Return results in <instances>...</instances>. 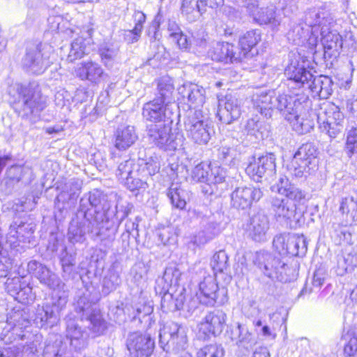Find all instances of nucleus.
I'll return each mask as SVG.
<instances>
[{
  "instance_id": "f257e3e1",
  "label": "nucleus",
  "mask_w": 357,
  "mask_h": 357,
  "mask_svg": "<svg viewBox=\"0 0 357 357\" xmlns=\"http://www.w3.org/2000/svg\"><path fill=\"white\" fill-rule=\"evenodd\" d=\"M271 190L278 193L271 199V210L276 220L291 227L296 226L300 216L296 211L297 206L305 201V192L291 183L286 176L280 177Z\"/></svg>"
},
{
  "instance_id": "f03ea898",
  "label": "nucleus",
  "mask_w": 357,
  "mask_h": 357,
  "mask_svg": "<svg viewBox=\"0 0 357 357\" xmlns=\"http://www.w3.org/2000/svg\"><path fill=\"white\" fill-rule=\"evenodd\" d=\"M84 202L83 199H81V211L84 213V219L92 224L93 227L95 225H101L106 229H110L115 226L118 227L129 213V210L127 209L118 211L117 206L112 209L110 203L99 191H94L89 194L87 202L90 204V208L85 209Z\"/></svg>"
},
{
  "instance_id": "7ed1b4c3",
  "label": "nucleus",
  "mask_w": 357,
  "mask_h": 357,
  "mask_svg": "<svg viewBox=\"0 0 357 357\" xmlns=\"http://www.w3.org/2000/svg\"><path fill=\"white\" fill-rule=\"evenodd\" d=\"M305 23L311 27L310 44L316 45L319 36L324 47L328 50H337L342 46L340 36L331 31L332 18L329 13L324 10H310L305 15Z\"/></svg>"
},
{
  "instance_id": "20e7f679",
  "label": "nucleus",
  "mask_w": 357,
  "mask_h": 357,
  "mask_svg": "<svg viewBox=\"0 0 357 357\" xmlns=\"http://www.w3.org/2000/svg\"><path fill=\"white\" fill-rule=\"evenodd\" d=\"M19 99L15 103V109L23 118L38 117L47 107V98L43 96L38 88L21 86L18 89Z\"/></svg>"
},
{
  "instance_id": "39448f33",
  "label": "nucleus",
  "mask_w": 357,
  "mask_h": 357,
  "mask_svg": "<svg viewBox=\"0 0 357 357\" xmlns=\"http://www.w3.org/2000/svg\"><path fill=\"white\" fill-rule=\"evenodd\" d=\"M318 151L312 143L302 144L294 155L288 165L289 173L296 177H306L318 167Z\"/></svg>"
},
{
  "instance_id": "423d86ee",
  "label": "nucleus",
  "mask_w": 357,
  "mask_h": 357,
  "mask_svg": "<svg viewBox=\"0 0 357 357\" xmlns=\"http://www.w3.org/2000/svg\"><path fill=\"white\" fill-rule=\"evenodd\" d=\"M167 122L151 125L148 130V138L151 143L165 151H175L182 148L185 138L179 132H172Z\"/></svg>"
},
{
  "instance_id": "0eeeda50",
  "label": "nucleus",
  "mask_w": 357,
  "mask_h": 357,
  "mask_svg": "<svg viewBox=\"0 0 357 357\" xmlns=\"http://www.w3.org/2000/svg\"><path fill=\"white\" fill-rule=\"evenodd\" d=\"M198 296L204 305L213 306L215 303L223 304L227 301V291L220 289L214 275H208L199 284Z\"/></svg>"
},
{
  "instance_id": "6e6552de",
  "label": "nucleus",
  "mask_w": 357,
  "mask_h": 357,
  "mask_svg": "<svg viewBox=\"0 0 357 357\" xmlns=\"http://www.w3.org/2000/svg\"><path fill=\"white\" fill-rule=\"evenodd\" d=\"M316 116L321 132L331 138H335L343 128L344 115L335 105L321 109Z\"/></svg>"
},
{
  "instance_id": "1a4fd4ad",
  "label": "nucleus",
  "mask_w": 357,
  "mask_h": 357,
  "mask_svg": "<svg viewBox=\"0 0 357 357\" xmlns=\"http://www.w3.org/2000/svg\"><path fill=\"white\" fill-rule=\"evenodd\" d=\"M160 342L175 351L184 350L188 344V337L184 327L174 322L167 323L160 331Z\"/></svg>"
},
{
  "instance_id": "9d476101",
  "label": "nucleus",
  "mask_w": 357,
  "mask_h": 357,
  "mask_svg": "<svg viewBox=\"0 0 357 357\" xmlns=\"http://www.w3.org/2000/svg\"><path fill=\"white\" fill-rule=\"evenodd\" d=\"M285 75L289 81L294 82L298 87L307 85L311 91L320 98L322 86L321 75L313 77V75L301 65L288 66Z\"/></svg>"
},
{
  "instance_id": "9b49d317",
  "label": "nucleus",
  "mask_w": 357,
  "mask_h": 357,
  "mask_svg": "<svg viewBox=\"0 0 357 357\" xmlns=\"http://www.w3.org/2000/svg\"><path fill=\"white\" fill-rule=\"evenodd\" d=\"M185 128L188 137L199 145L206 144L213 132L208 123L199 118L197 111L185 121Z\"/></svg>"
},
{
  "instance_id": "f8f14e48",
  "label": "nucleus",
  "mask_w": 357,
  "mask_h": 357,
  "mask_svg": "<svg viewBox=\"0 0 357 357\" xmlns=\"http://www.w3.org/2000/svg\"><path fill=\"white\" fill-rule=\"evenodd\" d=\"M275 157L273 153L253 158L245 172L254 181L259 182L264 176H272L275 173Z\"/></svg>"
},
{
  "instance_id": "ddd939ff",
  "label": "nucleus",
  "mask_w": 357,
  "mask_h": 357,
  "mask_svg": "<svg viewBox=\"0 0 357 357\" xmlns=\"http://www.w3.org/2000/svg\"><path fill=\"white\" fill-rule=\"evenodd\" d=\"M275 109L279 111L288 122L295 118L301 109L307 105V98L305 96L278 95Z\"/></svg>"
},
{
  "instance_id": "4468645a",
  "label": "nucleus",
  "mask_w": 357,
  "mask_h": 357,
  "mask_svg": "<svg viewBox=\"0 0 357 357\" xmlns=\"http://www.w3.org/2000/svg\"><path fill=\"white\" fill-rule=\"evenodd\" d=\"M27 271L36 277L40 282L55 291L64 287L65 284L59 277L44 264L36 261H30L27 264Z\"/></svg>"
},
{
  "instance_id": "2eb2a0df",
  "label": "nucleus",
  "mask_w": 357,
  "mask_h": 357,
  "mask_svg": "<svg viewBox=\"0 0 357 357\" xmlns=\"http://www.w3.org/2000/svg\"><path fill=\"white\" fill-rule=\"evenodd\" d=\"M227 319L226 314L220 310L208 313L199 324V335L205 339L210 335H220L224 330Z\"/></svg>"
},
{
  "instance_id": "dca6fc26",
  "label": "nucleus",
  "mask_w": 357,
  "mask_h": 357,
  "mask_svg": "<svg viewBox=\"0 0 357 357\" xmlns=\"http://www.w3.org/2000/svg\"><path fill=\"white\" fill-rule=\"evenodd\" d=\"M50 63L49 56L38 47L28 49L22 60L23 68L33 74L43 73Z\"/></svg>"
},
{
  "instance_id": "f3484780",
  "label": "nucleus",
  "mask_w": 357,
  "mask_h": 357,
  "mask_svg": "<svg viewBox=\"0 0 357 357\" xmlns=\"http://www.w3.org/2000/svg\"><path fill=\"white\" fill-rule=\"evenodd\" d=\"M263 196L261 189L254 187H238L231 194V203L234 208L246 209L254 202H258Z\"/></svg>"
},
{
  "instance_id": "a211bd4d",
  "label": "nucleus",
  "mask_w": 357,
  "mask_h": 357,
  "mask_svg": "<svg viewBox=\"0 0 357 357\" xmlns=\"http://www.w3.org/2000/svg\"><path fill=\"white\" fill-rule=\"evenodd\" d=\"M127 347L133 357H149L154 349V341L149 335L134 333L128 339Z\"/></svg>"
},
{
  "instance_id": "6ab92c4d",
  "label": "nucleus",
  "mask_w": 357,
  "mask_h": 357,
  "mask_svg": "<svg viewBox=\"0 0 357 357\" xmlns=\"http://www.w3.org/2000/svg\"><path fill=\"white\" fill-rule=\"evenodd\" d=\"M242 101L236 96L229 93L224 99L219 100V110L218 114L220 120L225 123L229 124L238 119L241 114Z\"/></svg>"
},
{
  "instance_id": "aec40b11",
  "label": "nucleus",
  "mask_w": 357,
  "mask_h": 357,
  "mask_svg": "<svg viewBox=\"0 0 357 357\" xmlns=\"http://www.w3.org/2000/svg\"><path fill=\"white\" fill-rule=\"evenodd\" d=\"M269 227L268 216L262 213H257L246 224L245 231L254 241L264 242L267 240Z\"/></svg>"
},
{
  "instance_id": "412c9836",
  "label": "nucleus",
  "mask_w": 357,
  "mask_h": 357,
  "mask_svg": "<svg viewBox=\"0 0 357 357\" xmlns=\"http://www.w3.org/2000/svg\"><path fill=\"white\" fill-rule=\"evenodd\" d=\"M167 106L164 100L159 99L146 102L143 107V116L146 120L155 123L172 122L170 120L171 112L167 110Z\"/></svg>"
},
{
  "instance_id": "4be33fe9",
  "label": "nucleus",
  "mask_w": 357,
  "mask_h": 357,
  "mask_svg": "<svg viewBox=\"0 0 357 357\" xmlns=\"http://www.w3.org/2000/svg\"><path fill=\"white\" fill-rule=\"evenodd\" d=\"M238 47L225 42H216L213 44L208 51V55L212 60L222 62H239L241 54L237 53Z\"/></svg>"
},
{
  "instance_id": "5701e85b",
  "label": "nucleus",
  "mask_w": 357,
  "mask_h": 357,
  "mask_svg": "<svg viewBox=\"0 0 357 357\" xmlns=\"http://www.w3.org/2000/svg\"><path fill=\"white\" fill-rule=\"evenodd\" d=\"M276 100H278V96L273 91H267L264 89H258L252 97L255 109L262 115L268 117L271 116L272 111L275 109Z\"/></svg>"
},
{
  "instance_id": "b1692460",
  "label": "nucleus",
  "mask_w": 357,
  "mask_h": 357,
  "mask_svg": "<svg viewBox=\"0 0 357 357\" xmlns=\"http://www.w3.org/2000/svg\"><path fill=\"white\" fill-rule=\"evenodd\" d=\"M75 72L76 76L81 80H87L95 84L100 83L106 75L101 66L92 61L80 63L75 68Z\"/></svg>"
},
{
  "instance_id": "393cba45",
  "label": "nucleus",
  "mask_w": 357,
  "mask_h": 357,
  "mask_svg": "<svg viewBox=\"0 0 357 357\" xmlns=\"http://www.w3.org/2000/svg\"><path fill=\"white\" fill-rule=\"evenodd\" d=\"M183 100L185 99L190 107H202L205 102V90L202 86L192 83H185L178 89Z\"/></svg>"
},
{
  "instance_id": "a878e982",
  "label": "nucleus",
  "mask_w": 357,
  "mask_h": 357,
  "mask_svg": "<svg viewBox=\"0 0 357 357\" xmlns=\"http://www.w3.org/2000/svg\"><path fill=\"white\" fill-rule=\"evenodd\" d=\"M102 228L101 225L96 226L95 225L93 227L92 224H90L86 220L84 222L81 223L73 222L68 228V239L73 244L82 243L86 240L85 235L86 233L96 231V235L100 236V230Z\"/></svg>"
},
{
  "instance_id": "bb28decb",
  "label": "nucleus",
  "mask_w": 357,
  "mask_h": 357,
  "mask_svg": "<svg viewBox=\"0 0 357 357\" xmlns=\"http://www.w3.org/2000/svg\"><path fill=\"white\" fill-rule=\"evenodd\" d=\"M114 146L120 151H125L132 146L138 139L135 128L130 125H121L114 132Z\"/></svg>"
},
{
  "instance_id": "cd10ccee",
  "label": "nucleus",
  "mask_w": 357,
  "mask_h": 357,
  "mask_svg": "<svg viewBox=\"0 0 357 357\" xmlns=\"http://www.w3.org/2000/svg\"><path fill=\"white\" fill-rule=\"evenodd\" d=\"M295 118L290 120L289 123L294 130L299 135H304L310 132L314 126V117L316 114L308 109V105L301 109Z\"/></svg>"
},
{
  "instance_id": "c85d7f7f",
  "label": "nucleus",
  "mask_w": 357,
  "mask_h": 357,
  "mask_svg": "<svg viewBox=\"0 0 357 357\" xmlns=\"http://www.w3.org/2000/svg\"><path fill=\"white\" fill-rule=\"evenodd\" d=\"M265 260L263 266L264 275L270 278L286 282L287 281V278L285 277L286 264L282 261L279 257L270 254L266 255Z\"/></svg>"
},
{
  "instance_id": "c756f323",
  "label": "nucleus",
  "mask_w": 357,
  "mask_h": 357,
  "mask_svg": "<svg viewBox=\"0 0 357 357\" xmlns=\"http://www.w3.org/2000/svg\"><path fill=\"white\" fill-rule=\"evenodd\" d=\"M219 232L218 224L210 221L206 225L204 229L190 237L188 246L189 248L192 247L194 249L202 247L213 239Z\"/></svg>"
},
{
  "instance_id": "7c9ffc66",
  "label": "nucleus",
  "mask_w": 357,
  "mask_h": 357,
  "mask_svg": "<svg viewBox=\"0 0 357 357\" xmlns=\"http://www.w3.org/2000/svg\"><path fill=\"white\" fill-rule=\"evenodd\" d=\"M66 337L70 341V345L76 351L84 349L87 346L88 335L74 321L67 323Z\"/></svg>"
},
{
  "instance_id": "2f4dec72",
  "label": "nucleus",
  "mask_w": 357,
  "mask_h": 357,
  "mask_svg": "<svg viewBox=\"0 0 357 357\" xmlns=\"http://www.w3.org/2000/svg\"><path fill=\"white\" fill-rule=\"evenodd\" d=\"M213 7L208 0H183L182 13L190 22L195 21L205 10L206 6Z\"/></svg>"
},
{
  "instance_id": "473e14b6",
  "label": "nucleus",
  "mask_w": 357,
  "mask_h": 357,
  "mask_svg": "<svg viewBox=\"0 0 357 357\" xmlns=\"http://www.w3.org/2000/svg\"><path fill=\"white\" fill-rule=\"evenodd\" d=\"M119 52V45L111 40H104L98 47V54L105 66H111Z\"/></svg>"
},
{
  "instance_id": "72a5a7b5",
  "label": "nucleus",
  "mask_w": 357,
  "mask_h": 357,
  "mask_svg": "<svg viewBox=\"0 0 357 357\" xmlns=\"http://www.w3.org/2000/svg\"><path fill=\"white\" fill-rule=\"evenodd\" d=\"M260 39V33L257 30L248 31L240 38V48L238 47L237 53L241 54V61L248 55Z\"/></svg>"
},
{
  "instance_id": "f704fd0d",
  "label": "nucleus",
  "mask_w": 357,
  "mask_h": 357,
  "mask_svg": "<svg viewBox=\"0 0 357 357\" xmlns=\"http://www.w3.org/2000/svg\"><path fill=\"white\" fill-rule=\"evenodd\" d=\"M225 172L218 165H210V170L208 175L207 187H203V192L208 195H213L216 192L218 183L225 181Z\"/></svg>"
},
{
  "instance_id": "c9c22d12",
  "label": "nucleus",
  "mask_w": 357,
  "mask_h": 357,
  "mask_svg": "<svg viewBox=\"0 0 357 357\" xmlns=\"http://www.w3.org/2000/svg\"><path fill=\"white\" fill-rule=\"evenodd\" d=\"M254 20L259 24H271L275 27L280 24V20L275 14L274 8L256 7L252 13Z\"/></svg>"
},
{
  "instance_id": "e433bc0d",
  "label": "nucleus",
  "mask_w": 357,
  "mask_h": 357,
  "mask_svg": "<svg viewBox=\"0 0 357 357\" xmlns=\"http://www.w3.org/2000/svg\"><path fill=\"white\" fill-rule=\"evenodd\" d=\"M59 316L56 311H53V307L50 305H45L43 307H38L36 310L35 321L40 327L45 326H53L57 323Z\"/></svg>"
},
{
  "instance_id": "4c0bfd02",
  "label": "nucleus",
  "mask_w": 357,
  "mask_h": 357,
  "mask_svg": "<svg viewBox=\"0 0 357 357\" xmlns=\"http://www.w3.org/2000/svg\"><path fill=\"white\" fill-rule=\"evenodd\" d=\"M135 25L132 30H126L123 33V38L128 43H134L140 38L143 24L145 22L146 16L141 11H135L133 15Z\"/></svg>"
},
{
  "instance_id": "58836bf2",
  "label": "nucleus",
  "mask_w": 357,
  "mask_h": 357,
  "mask_svg": "<svg viewBox=\"0 0 357 357\" xmlns=\"http://www.w3.org/2000/svg\"><path fill=\"white\" fill-rule=\"evenodd\" d=\"M307 245L305 237L301 234H289L288 255L291 256H304L307 252Z\"/></svg>"
},
{
  "instance_id": "ea45409f",
  "label": "nucleus",
  "mask_w": 357,
  "mask_h": 357,
  "mask_svg": "<svg viewBox=\"0 0 357 357\" xmlns=\"http://www.w3.org/2000/svg\"><path fill=\"white\" fill-rule=\"evenodd\" d=\"M340 211L345 216L347 223L351 224L357 220V200L353 197L342 199Z\"/></svg>"
},
{
  "instance_id": "a19ab883",
  "label": "nucleus",
  "mask_w": 357,
  "mask_h": 357,
  "mask_svg": "<svg viewBox=\"0 0 357 357\" xmlns=\"http://www.w3.org/2000/svg\"><path fill=\"white\" fill-rule=\"evenodd\" d=\"M172 205L179 209H183L186 205V191L178 183H172L167 193Z\"/></svg>"
},
{
  "instance_id": "79ce46f5",
  "label": "nucleus",
  "mask_w": 357,
  "mask_h": 357,
  "mask_svg": "<svg viewBox=\"0 0 357 357\" xmlns=\"http://www.w3.org/2000/svg\"><path fill=\"white\" fill-rule=\"evenodd\" d=\"M210 265L214 272V275L217 273H227L229 269V257L224 250H220L215 252L210 262Z\"/></svg>"
},
{
  "instance_id": "37998d69",
  "label": "nucleus",
  "mask_w": 357,
  "mask_h": 357,
  "mask_svg": "<svg viewBox=\"0 0 357 357\" xmlns=\"http://www.w3.org/2000/svg\"><path fill=\"white\" fill-rule=\"evenodd\" d=\"M87 43H89V41L83 37H78L75 38L71 43L67 60L70 62H73L77 59L82 58L86 54Z\"/></svg>"
},
{
  "instance_id": "c03bdc74",
  "label": "nucleus",
  "mask_w": 357,
  "mask_h": 357,
  "mask_svg": "<svg viewBox=\"0 0 357 357\" xmlns=\"http://www.w3.org/2000/svg\"><path fill=\"white\" fill-rule=\"evenodd\" d=\"M342 339L346 342L344 347V356L357 357V331L348 330L342 335Z\"/></svg>"
},
{
  "instance_id": "a18cd8bd",
  "label": "nucleus",
  "mask_w": 357,
  "mask_h": 357,
  "mask_svg": "<svg viewBox=\"0 0 357 357\" xmlns=\"http://www.w3.org/2000/svg\"><path fill=\"white\" fill-rule=\"evenodd\" d=\"M183 305V296L180 295L174 298L171 294L165 293L161 299V308L163 312H174L179 310Z\"/></svg>"
},
{
  "instance_id": "49530a36",
  "label": "nucleus",
  "mask_w": 357,
  "mask_h": 357,
  "mask_svg": "<svg viewBox=\"0 0 357 357\" xmlns=\"http://www.w3.org/2000/svg\"><path fill=\"white\" fill-rule=\"evenodd\" d=\"M116 174L123 183L132 174L139 175L138 165H136L132 160H127L119 165Z\"/></svg>"
},
{
  "instance_id": "de8ad7c7",
  "label": "nucleus",
  "mask_w": 357,
  "mask_h": 357,
  "mask_svg": "<svg viewBox=\"0 0 357 357\" xmlns=\"http://www.w3.org/2000/svg\"><path fill=\"white\" fill-rule=\"evenodd\" d=\"M209 170L210 165L206 162H200L191 170L189 179L191 182L204 183V186L207 187Z\"/></svg>"
},
{
  "instance_id": "09e8293b",
  "label": "nucleus",
  "mask_w": 357,
  "mask_h": 357,
  "mask_svg": "<svg viewBox=\"0 0 357 357\" xmlns=\"http://www.w3.org/2000/svg\"><path fill=\"white\" fill-rule=\"evenodd\" d=\"M244 130L248 135L255 136L256 139L264 137L263 123L257 115L248 119L244 126Z\"/></svg>"
},
{
  "instance_id": "8fccbe9b",
  "label": "nucleus",
  "mask_w": 357,
  "mask_h": 357,
  "mask_svg": "<svg viewBox=\"0 0 357 357\" xmlns=\"http://www.w3.org/2000/svg\"><path fill=\"white\" fill-rule=\"evenodd\" d=\"M235 332L238 335L236 342V344L239 347H243L246 349L251 348L253 344V340L252 334L249 332L248 328L238 323Z\"/></svg>"
},
{
  "instance_id": "3c124183",
  "label": "nucleus",
  "mask_w": 357,
  "mask_h": 357,
  "mask_svg": "<svg viewBox=\"0 0 357 357\" xmlns=\"http://www.w3.org/2000/svg\"><path fill=\"white\" fill-rule=\"evenodd\" d=\"M344 151L350 158H355L357 155V128H351L347 133Z\"/></svg>"
},
{
  "instance_id": "603ef678",
  "label": "nucleus",
  "mask_w": 357,
  "mask_h": 357,
  "mask_svg": "<svg viewBox=\"0 0 357 357\" xmlns=\"http://www.w3.org/2000/svg\"><path fill=\"white\" fill-rule=\"evenodd\" d=\"M90 326L89 328L96 335L102 334L106 329V323L102 318L101 314L98 310H93L89 317Z\"/></svg>"
},
{
  "instance_id": "864d4df0",
  "label": "nucleus",
  "mask_w": 357,
  "mask_h": 357,
  "mask_svg": "<svg viewBox=\"0 0 357 357\" xmlns=\"http://www.w3.org/2000/svg\"><path fill=\"white\" fill-rule=\"evenodd\" d=\"M144 178L142 177V174L140 173V169H139V175L132 174L123 183L132 192L145 190L147 187V183L144 181Z\"/></svg>"
},
{
  "instance_id": "5fc2aeb1",
  "label": "nucleus",
  "mask_w": 357,
  "mask_h": 357,
  "mask_svg": "<svg viewBox=\"0 0 357 357\" xmlns=\"http://www.w3.org/2000/svg\"><path fill=\"white\" fill-rule=\"evenodd\" d=\"M63 287L60 289L54 291L52 297V304L50 305L53 307V311L56 312V314L59 317V312L63 309L67 303V295L63 290Z\"/></svg>"
},
{
  "instance_id": "6e6d98bb",
  "label": "nucleus",
  "mask_w": 357,
  "mask_h": 357,
  "mask_svg": "<svg viewBox=\"0 0 357 357\" xmlns=\"http://www.w3.org/2000/svg\"><path fill=\"white\" fill-rule=\"evenodd\" d=\"M60 262L63 272L70 275L75 265V253H69L64 248L60 254Z\"/></svg>"
},
{
  "instance_id": "4d7b16f0",
  "label": "nucleus",
  "mask_w": 357,
  "mask_h": 357,
  "mask_svg": "<svg viewBox=\"0 0 357 357\" xmlns=\"http://www.w3.org/2000/svg\"><path fill=\"white\" fill-rule=\"evenodd\" d=\"M223 355L224 349L222 347L217 344L206 345L197 353V357H222Z\"/></svg>"
},
{
  "instance_id": "13d9d810",
  "label": "nucleus",
  "mask_w": 357,
  "mask_h": 357,
  "mask_svg": "<svg viewBox=\"0 0 357 357\" xmlns=\"http://www.w3.org/2000/svg\"><path fill=\"white\" fill-rule=\"evenodd\" d=\"M289 234L276 236L273 239V246L281 255H288Z\"/></svg>"
},
{
  "instance_id": "bf43d9fd",
  "label": "nucleus",
  "mask_w": 357,
  "mask_h": 357,
  "mask_svg": "<svg viewBox=\"0 0 357 357\" xmlns=\"http://www.w3.org/2000/svg\"><path fill=\"white\" fill-rule=\"evenodd\" d=\"M158 89L160 95V97L158 99L159 100H164L165 102L172 94L174 86L169 79L162 78L158 82Z\"/></svg>"
},
{
  "instance_id": "052dcab7",
  "label": "nucleus",
  "mask_w": 357,
  "mask_h": 357,
  "mask_svg": "<svg viewBox=\"0 0 357 357\" xmlns=\"http://www.w3.org/2000/svg\"><path fill=\"white\" fill-rule=\"evenodd\" d=\"M137 165L138 168L140 169V173L142 174V177L154 175L158 172L160 169L159 163L153 160L145 162L144 165L140 164Z\"/></svg>"
},
{
  "instance_id": "680f3d73",
  "label": "nucleus",
  "mask_w": 357,
  "mask_h": 357,
  "mask_svg": "<svg viewBox=\"0 0 357 357\" xmlns=\"http://www.w3.org/2000/svg\"><path fill=\"white\" fill-rule=\"evenodd\" d=\"M253 326L255 327V332L258 335H261L265 338H275V335L273 334L270 327L266 324H264L261 319L254 320Z\"/></svg>"
},
{
  "instance_id": "e2e57ef3",
  "label": "nucleus",
  "mask_w": 357,
  "mask_h": 357,
  "mask_svg": "<svg viewBox=\"0 0 357 357\" xmlns=\"http://www.w3.org/2000/svg\"><path fill=\"white\" fill-rule=\"evenodd\" d=\"M321 99H327L333 92V82L332 79L328 76L321 75Z\"/></svg>"
},
{
  "instance_id": "0e129e2a",
  "label": "nucleus",
  "mask_w": 357,
  "mask_h": 357,
  "mask_svg": "<svg viewBox=\"0 0 357 357\" xmlns=\"http://www.w3.org/2000/svg\"><path fill=\"white\" fill-rule=\"evenodd\" d=\"M218 158L222 161H227L236 158V151L227 146H222L218 149Z\"/></svg>"
},
{
  "instance_id": "69168bd1",
  "label": "nucleus",
  "mask_w": 357,
  "mask_h": 357,
  "mask_svg": "<svg viewBox=\"0 0 357 357\" xmlns=\"http://www.w3.org/2000/svg\"><path fill=\"white\" fill-rule=\"evenodd\" d=\"M179 275L180 272L178 269L170 268H167L165 271L162 278L166 282H167L170 285H176L178 283Z\"/></svg>"
},
{
  "instance_id": "338daca9",
  "label": "nucleus",
  "mask_w": 357,
  "mask_h": 357,
  "mask_svg": "<svg viewBox=\"0 0 357 357\" xmlns=\"http://www.w3.org/2000/svg\"><path fill=\"white\" fill-rule=\"evenodd\" d=\"M172 39L181 49H188L189 46L192 45V40H189L182 32L180 33H174L172 34Z\"/></svg>"
},
{
  "instance_id": "774afa93",
  "label": "nucleus",
  "mask_w": 357,
  "mask_h": 357,
  "mask_svg": "<svg viewBox=\"0 0 357 357\" xmlns=\"http://www.w3.org/2000/svg\"><path fill=\"white\" fill-rule=\"evenodd\" d=\"M153 307L151 302L139 303V306L136 308V312L139 319L141 315L142 317L150 315L153 312Z\"/></svg>"
}]
</instances>
